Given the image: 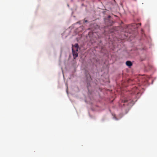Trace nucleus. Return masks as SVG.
<instances>
[{
    "instance_id": "nucleus-1",
    "label": "nucleus",
    "mask_w": 157,
    "mask_h": 157,
    "mask_svg": "<svg viewBox=\"0 0 157 157\" xmlns=\"http://www.w3.org/2000/svg\"><path fill=\"white\" fill-rule=\"evenodd\" d=\"M72 51L73 53V55L74 57H75L74 58L77 57L78 56V54L77 52H76L73 49V48H72Z\"/></svg>"
},
{
    "instance_id": "nucleus-2",
    "label": "nucleus",
    "mask_w": 157,
    "mask_h": 157,
    "mask_svg": "<svg viewBox=\"0 0 157 157\" xmlns=\"http://www.w3.org/2000/svg\"><path fill=\"white\" fill-rule=\"evenodd\" d=\"M126 64L127 66L129 67H130L132 65V63L129 61H126Z\"/></svg>"
},
{
    "instance_id": "nucleus-3",
    "label": "nucleus",
    "mask_w": 157,
    "mask_h": 157,
    "mask_svg": "<svg viewBox=\"0 0 157 157\" xmlns=\"http://www.w3.org/2000/svg\"><path fill=\"white\" fill-rule=\"evenodd\" d=\"M78 44H75L74 46H73L72 48H76V50L77 51H78Z\"/></svg>"
},
{
    "instance_id": "nucleus-4",
    "label": "nucleus",
    "mask_w": 157,
    "mask_h": 157,
    "mask_svg": "<svg viewBox=\"0 0 157 157\" xmlns=\"http://www.w3.org/2000/svg\"><path fill=\"white\" fill-rule=\"evenodd\" d=\"M127 101H128L126 100H124L123 101V102H124V103H126V102H127Z\"/></svg>"
},
{
    "instance_id": "nucleus-5",
    "label": "nucleus",
    "mask_w": 157,
    "mask_h": 157,
    "mask_svg": "<svg viewBox=\"0 0 157 157\" xmlns=\"http://www.w3.org/2000/svg\"><path fill=\"white\" fill-rule=\"evenodd\" d=\"M85 21V22H86L87 21L86 20V21Z\"/></svg>"
}]
</instances>
